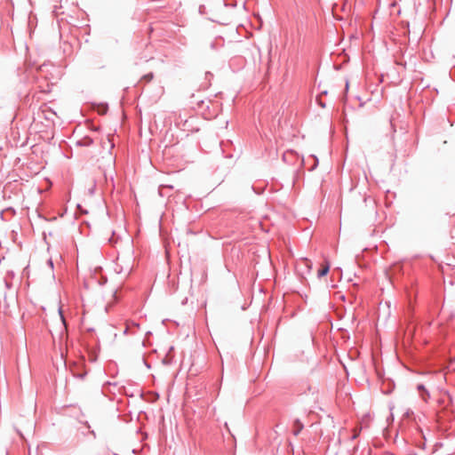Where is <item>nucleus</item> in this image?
<instances>
[{"label":"nucleus","mask_w":455,"mask_h":455,"mask_svg":"<svg viewBox=\"0 0 455 455\" xmlns=\"http://www.w3.org/2000/svg\"><path fill=\"white\" fill-rule=\"evenodd\" d=\"M303 428L302 423L297 419L294 421V435H298Z\"/></svg>","instance_id":"obj_3"},{"label":"nucleus","mask_w":455,"mask_h":455,"mask_svg":"<svg viewBox=\"0 0 455 455\" xmlns=\"http://www.w3.org/2000/svg\"><path fill=\"white\" fill-rule=\"evenodd\" d=\"M71 371L73 375L76 378H84L86 375V371L83 370V364L79 363H75L71 366Z\"/></svg>","instance_id":"obj_1"},{"label":"nucleus","mask_w":455,"mask_h":455,"mask_svg":"<svg viewBox=\"0 0 455 455\" xmlns=\"http://www.w3.org/2000/svg\"><path fill=\"white\" fill-rule=\"evenodd\" d=\"M330 270V264L328 262H325L323 265H322L321 268L318 270V276L322 277L328 274Z\"/></svg>","instance_id":"obj_2"},{"label":"nucleus","mask_w":455,"mask_h":455,"mask_svg":"<svg viewBox=\"0 0 455 455\" xmlns=\"http://www.w3.org/2000/svg\"><path fill=\"white\" fill-rule=\"evenodd\" d=\"M145 79L150 81L153 78V74H148L144 76Z\"/></svg>","instance_id":"obj_8"},{"label":"nucleus","mask_w":455,"mask_h":455,"mask_svg":"<svg viewBox=\"0 0 455 455\" xmlns=\"http://www.w3.org/2000/svg\"><path fill=\"white\" fill-rule=\"evenodd\" d=\"M418 388H419V391H422V392H423V393L421 394V396H422V398L426 401V400H427V396H428V394H427V390L425 389L424 386L419 385V386L418 387Z\"/></svg>","instance_id":"obj_4"},{"label":"nucleus","mask_w":455,"mask_h":455,"mask_svg":"<svg viewBox=\"0 0 455 455\" xmlns=\"http://www.w3.org/2000/svg\"><path fill=\"white\" fill-rule=\"evenodd\" d=\"M59 315H60V321L62 322V323L65 325V319L63 317V315H62V311L60 309V307L59 308Z\"/></svg>","instance_id":"obj_7"},{"label":"nucleus","mask_w":455,"mask_h":455,"mask_svg":"<svg viewBox=\"0 0 455 455\" xmlns=\"http://www.w3.org/2000/svg\"><path fill=\"white\" fill-rule=\"evenodd\" d=\"M107 140H108V148H112L114 147V143L111 140L110 135H108Z\"/></svg>","instance_id":"obj_6"},{"label":"nucleus","mask_w":455,"mask_h":455,"mask_svg":"<svg viewBox=\"0 0 455 455\" xmlns=\"http://www.w3.org/2000/svg\"><path fill=\"white\" fill-rule=\"evenodd\" d=\"M92 140L89 138H84L79 143L84 146H89L92 144Z\"/></svg>","instance_id":"obj_5"}]
</instances>
